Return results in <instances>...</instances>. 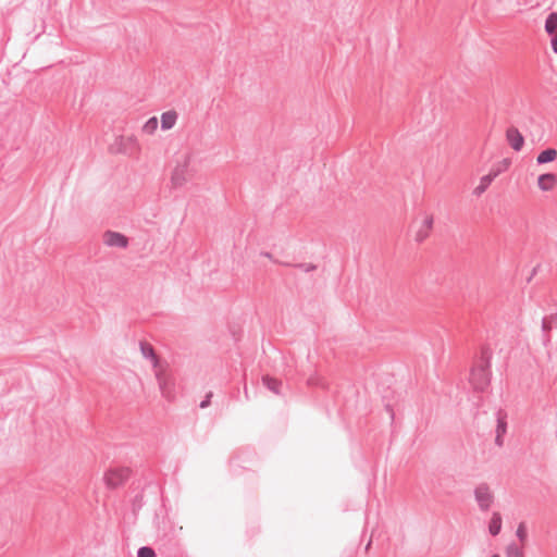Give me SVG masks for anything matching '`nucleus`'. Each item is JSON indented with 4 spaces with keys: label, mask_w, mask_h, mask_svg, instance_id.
I'll return each mask as SVG.
<instances>
[{
    "label": "nucleus",
    "mask_w": 557,
    "mask_h": 557,
    "mask_svg": "<svg viewBox=\"0 0 557 557\" xmlns=\"http://www.w3.org/2000/svg\"><path fill=\"white\" fill-rule=\"evenodd\" d=\"M491 357L492 352L488 348L481 351V360L474 366L470 373V383L478 392H485L491 383Z\"/></svg>",
    "instance_id": "nucleus-1"
},
{
    "label": "nucleus",
    "mask_w": 557,
    "mask_h": 557,
    "mask_svg": "<svg viewBox=\"0 0 557 557\" xmlns=\"http://www.w3.org/2000/svg\"><path fill=\"white\" fill-rule=\"evenodd\" d=\"M474 498L478 503V506L481 511H487L490 510L493 502H494V494L492 493L490 486L487 483H480L474 488Z\"/></svg>",
    "instance_id": "nucleus-2"
},
{
    "label": "nucleus",
    "mask_w": 557,
    "mask_h": 557,
    "mask_svg": "<svg viewBox=\"0 0 557 557\" xmlns=\"http://www.w3.org/2000/svg\"><path fill=\"white\" fill-rule=\"evenodd\" d=\"M131 474V470L128 468H114L109 469L104 473V482L108 487L115 488L122 485Z\"/></svg>",
    "instance_id": "nucleus-3"
},
{
    "label": "nucleus",
    "mask_w": 557,
    "mask_h": 557,
    "mask_svg": "<svg viewBox=\"0 0 557 557\" xmlns=\"http://www.w3.org/2000/svg\"><path fill=\"white\" fill-rule=\"evenodd\" d=\"M189 161H190V156L186 154L184 157L183 162L178 163L176 165V168L174 169V171L172 173V177H171V183H172L173 187H175V188L182 187L187 182V180L189 177V170H188Z\"/></svg>",
    "instance_id": "nucleus-4"
},
{
    "label": "nucleus",
    "mask_w": 557,
    "mask_h": 557,
    "mask_svg": "<svg viewBox=\"0 0 557 557\" xmlns=\"http://www.w3.org/2000/svg\"><path fill=\"white\" fill-rule=\"evenodd\" d=\"M110 150L115 153L133 154L137 150V139L134 136L124 138L119 136L115 138L114 144L111 145Z\"/></svg>",
    "instance_id": "nucleus-5"
},
{
    "label": "nucleus",
    "mask_w": 557,
    "mask_h": 557,
    "mask_svg": "<svg viewBox=\"0 0 557 557\" xmlns=\"http://www.w3.org/2000/svg\"><path fill=\"white\" fill-rule=\"evenodd\" d=\"M103 243L109 247L126 248L128 246V238L122 233L107 231L103 234Z\"/></svg>",
    "instance_id": "nucleus-6"
},
{
    "label": "nucleus",
    "mask_w": 557,
    "mask_h": 557,
    "mask_svg": "<svg viewBox=\"0 0 557 557\" xmlns=\"http://www.w3.org/2000/svg\"><path fill=\"white\" fill-rule=\"evenodd\" d=\"M506 139L515 151H520L523 148L524 137L517 127L510 126L507 128Z\"/></svg>",
    "instance_id": "nucleus-7"
},
{
    "label": "nucleus",
    "mask_w": 557,
    "mask_h": 557,
    "mask_svg": "<svg viewBox=\"0 0 557 557\" xmlns=\"http://www.w3.org/2000/svg\"><path fill=\"white\" fill-rule=\"evenodd\" d=\"M139 348L143 357L148 359L152 363L153 368H157L159 366V358L152 345L141 341L139 342Z\"/></svg>",
    "instance_id": "nucleus-8"
},
{
    "label": "nucleus",
    "mask_w": 557,
    "mask_h": 557,
    "mask_svg": "<svg viewBox=\"0 0 557 557\" xmlns=\"http://www.w3.org/2000/svg\"><path fill=\"white\" fill-rule=\"evenodd\" d=\"M556 183L557 177L554 173H544L537 178L539 188L543 191L552 190Z\"/></svg>",
    "instance_id": "nucleus-9"
},
{
    "label": "nucleus",
    "mask_w": 557,
    "mask_h": 557,
    "mask_svg": "<svg viewBox=\"0 0 557 557\" xmlns=\"http://www.w3.org/2000/svg\"><path fill=\"white\" fill-rule=\"evenodd\" d=\"M553 320H557V313L549 317H544L542 320V341L544 346L550 342L548 332L553 329Z\"/></svg>",
    "instance_id": "nucleus-10"
},
{
    "label": "nucleus",
    "mask_w": 557,
    "mask_h": 557,
    "mask_svg": "<svg viewBox=\"0 0 557 557\" xmlns=\"http://www.w3.org/2000/svg\"><path fill=\"white\" fill-rule=\"evenodd\" d=\"M177 120V113L173 110L163 112L161 115V128L166 131L171 129Z\"/></svg>",
    "instance_id": "nucleus-11"
},
{
    "label": "nucleus",
    "mask_w": 557,
    "mask_h": 557,
    "mask_svg": "<svg viewBox=\"0 0 557 557\" xmlns=\"http://www.w3.org/2000/svg\"><path fill=\"white\" fill-rule=\"evenodd\" d=\"M502 516L499 512H493L488 523V532L491 535L496 536L502 531Z\"/></svg>",
    "instance_id": "nucleus-12"
},
{
    "label": "nucleus",
    "mask_w": 557,
    "mask_h": 557,
    "mask_svg": "<svg viewBox=\"0 0 557 557\" xmlns=\"http://www.w3.org/2000/svg\"><path fill=\"white\" fill-rule=\"evenodd\" d=\"M262 383L268 389H270L274 394H276V395L281 394L280 388L282 386V381L277 380L273 376H270V375H263Z\"/></svg>",
    "instance_id": "nucleus-13"
},
{
    "label": "nucleus",
    "mask_w": 557,
    "mask_h": 557,
    "mask_svg": "<svg viewBox=\"0 0 557 557\" xmlns=\"http://www.w3.org/2000/svg\"><path fill=\"white\" fill-rule=\"evenodd\" d=\"M557 158V150L554 148H547L541 151L536 157L537 164H545L553 162Z\"/></svg>",
    "instance_id": "nucleus-14"
},
{
    "label": "nucleus",
    "mask_w": 557,
    "mask_h": 557,
    "mask_svg": "<svg viewBox=\"0 0 557 557\" xmlns=\"http://www.w3.org/2000/svg\"><path fill=\"white\" fill-rule=\"evenodd\" d=\"M495 178V174H492L491 172L481 177L480 184L474 188V194L476 196L483 194Z\"/></svg>",
    "instance_id": "nucleus-15"
},
{
    "label": "nucleus",
    "mask_w": 557,
    "mask_h": 557,
    "mask_svg": "<svg viewBox=\"0 0 557 557\" xmlns=\"http://www.w3.org/2000/svg\"><path fill=\"white\" fill-rule=\"evenodd\" d=\"M544 29L548 35H553L557 33V13L552 12L547 15L545 20Z\"/></svg>",
    "instance_id": "nucleus-16"
},
{
    "label": "nucleus",
    "mask_w": 557,
    "mask_h": 557,
    "mask_svg": "<svg viewBox=\"0 0 557 557\" xmlns=\"http://www.w3.org/2000/svg\"><path fill=\"white\" fill-rule=\"evenodd\" d=\"M496 434H506L507 432V414L502 409L496 412Z\"/></svg>",
    "instance_id": "nucleus-17"
},
{
    "label": "nucleus",
    "mask_w": 557,
    "mask_h": 557,
    "mask_svg": "<svg viewBox=\"0 0 557 557\" xmlns=\"http://www.w3.org/2000/svg\"><path fill=\"white\" fill-rule=\"evenodd\" d=\"M506 557H524V553L522 547H520L517 543L511 542L507 545L505 550Z\"/></svg>",
    "instance_id": "nucleus-18"
},
{
    "label": "nucleus",
    "mask_w": 557,
    "mask_h": 557,
    "mask_svg": "<svg viewBox=\"0 0 557 557\" xmlns=\"http://www.w3.org/2000/svg\"><path fill=\"white\" fill-rule=\"evenodd\" d=\"M510 165L509 159H503L500 162H498L496 165H494L491 169V173L495 174V177H497L502 172L506 171Z\"/></svg>",
    "instance_id": "nucleus-19"
},
{
    "label": "nucleus",
    "mask_w": 557,
    "mask_h": 557,
    "mask_svg": "<svg viewBox=\"0 0 557 557\" xmlns=\"http://www.w3.org/2000/svg\"><path fill=\"white\" fill-rule=\"evenodd\" d=\"M158 127V119L156 116H152L147 120V122L143 126V131L146 134H152Z\"/></svg>",
    "instance_id": "nucleus-20"
},
{
    "label": "nucleus",
    "mask_w": 557,
    "mask_h": 557,
    "mask_svg": "<svg viewBox=\"0 0 557 557\" xmlns=\"http://www.w3.org/2000/svg\"><path fill=\"white\" fill-rule=\"evenodd\" d=\"M137 557H157V554L152 547L141 546L137 550Z\"/></svg>",
    "instance_id": "nucleus-21"
},
{
    "label": "nucleus",
    "mask_w": 557,
    "mask_h": 557,
    "mask_svg": "<svg viewBox=\"0 0 557 557\" xmlns=\"http://www.w3.org/2000/svg\"><path fill=\"white\" fill-rule=\"evenodd\" d=\"M143 506H144V495L143 494L135 495V497L133 499V504H132L133 511L137 512L138 510H140L143 508Z\"/></svg>",
    "instance_id": "nucleus-22"
},
{
    "label": "nucleus",
    "mask_w": 557,
    "mask_h": 557,
    "mask_svg": "<svg viewBox=\"0 0 557 557\" xmlns=\"http://www.w3.org/2000/svg\"><path fill=\"white\" fill-rule=\"evenodd\" d=\"M516 536L521 541L524 542L527 540V527L524 522H520L517 530H516Z\"/></svg>",
    "instance_id": "nucleus-23"
},
{
    "label": "nucleus",
    "mask_w": 557,
    "mask_h": 557,
    "mask_svg": "<svg viewBox=\"0 0 557 557\" xmlns=\"http://www.w3.org/2000/svg\"><path fill=\"white\" fill-rule=\"evenodd\" d=\"M294 267L300 269L304 272H311L317 269V265L313 263H297V264H294Z\"/></svg>",
    "instance_id": "nucleus-24"
},
{
    "label": "nucleus",
    "mask_w": 557,
    "mask_h": 557,
    "mask_svg": "<svg viewBox=\"0 0 557 557\" xmlns=\"http://www.w3.org/2000/svg\"><path fill=\"white\" fill-rule=\"evenodd\" d=\"M429 232L430 231H426L425 228L421 227L416 234V240L418 243H422L429 236Z\"/></svg>",
    "instance_id": "nucleus-25"
},
{
    "label": "nucleus",
    "mask_w": 557,
    "mask_h": 557,
    "mask_svg": "<svg viewBox=\"0 0 557 557\" xmlns=\"http://www.w3.org/2000/svg\"><path fill=\"white\" fill-rule=\"evenodd\" d=\"M212 396H213L212 392L207 393L205 398L200 401L199 407L202 409L209 407L211 404Z\"/></svg>",
    "instance_id": "nucleus-26"
},
{
    "label": "nucleus",
    "mask_w": 557,
    "mask_h": 557,
    "mask_svg": "<svg viewBox=\"0 0 557 557\" xmlns=\"http://www.w3.org/2000/svg\"><path fill=\"white\" fill-rule=\"evenodd\" d=\"M433 226V216H426L422 223V226L423 228H425L426 231H431Z\"/></svg>",
    "instance_id": "nucleus-27"
},
{
    "label": "nucleus",
    "mask_w": 557,
    "mask_h": 557,
    "mask_svg": "<svg viewBox=\"0 0 557 557\" xmlns=\"http://www.w3.org/2000/svg\"><path fill=\"white\" fill-rule=\"evenodd\" d=\"M550 47L554 53H557V33L552 35Z\"/></svg>",
    "instance_id": "nucleus-28"
},
{
    "label": "nucleus",
    "mask_w": 557,
    "mask_h": 557,
    "mask_svg": "<svg viewBox=\"0 0 557 557\" xmlns=\"http://www.w3.org/2000/svg\"><path fill=\"white\" fill-rule=\"evenodd\" d=\"M495 444L498 447H502L504 445V434H499V433L496 434V436H495Z\"/></svg>",
    "instance_id": "nucleus-29"
},
{
    "label": "nucleus",
    "mask_w": 557,
    "mask_h": 557,
    "mask_svg": "<svg viewBox=\"0 0 557 557\" xmlns=\"http://www.w3.org/2000/svg\"><path fill=\"white\" fill-rule=\"evenodd\" d=\"M154 524L157 527L158 532L160 533L161 532V527H160V521H159V515L158 513L154 515Z\"/></svg>",
    "instance_id": "nucleus-30"
},
{
    "label": "nucleus",
    "mask_w": 557,
    "mask_h": 557,
    "mask_svg": "<svg viewBox=\"0 0 557 557\" xmlns=\"http://www.w3.org/2000/svg\"><path fill=\"white\" fill-rule=\"evenodd\" d=\"M386 409H387V411L389 412L391 419H392V420H394V411H393V409L391 408V406H389V405H387V406H386Z\"/></svg>",
    "instance_id": "nucleus-31"
},
{
    "label": "nucleus",
    "mask_w": 557,
    "mask_h": 557,
    "mask_svg": "<svg viewBox=\"0 0 557 557\" xmlns=\"http://www.w3.org/2000/svg\"><path fill=\"white\" fill-rule=\"evenodd\" d=\"M262 256L272 259V255L270 252H262Z\"/></svg>",
    "instance_id": "nucleus-32"
},
{
    "label": "nucleus",
    "mask_w": 557,
    "mask_h": 557,
    "mask_svg": "<svg viewBox=\"0 0 557 557\" xmlns=\"http://www.w3.org/2000/svg\"><path fill=\"white\" fill-rule=\"evenodd\" d=\"M244 392H245V396H246V398L248 399V398H249V396H248V395H249V392L247 391V387H246V386H245V388H244Z\"/></svg>",
    "instance_id": "nucleus-33"
},
{
    "label": "nucleus",
    "mask_w": 557,
    "mask_h": 557,
    "mask_svg": "<svg viewBox=\"0 0 557 557\" xmlns=\"http://www.w3.org/2000/svg\"><path fill=\"white\" fill-rule=\"evenodd\" d=\"M157 377H158V380H160L159 375H157ZM159 386H160L161 389L163 388L161 381H159Z\"/></svg>",
    "instance_id": "nucleus-34"
},
{
    "label": "nucleus",
    "mask_w": 557,
    "mask_h": 557,
    "mask_svg": "<svg viewBox=\"0 0 557 557\" xmlns=\"http://www.w3.org/2000/svg\"><path fill=\"white\" fill-rule=\"evenodd\" d=\"M536 270H537V268H534V269H533L531 276H532V275H534V274L536 273Z\"/></svg>",
    "instance_id": "nucleus-35"
},
{
    "label": "nucleus",
    "mask_w": 557,
    "mask_h": 557,
    "mask_svg": "<svg viewBox=\"0 0 557 557\" xmlns=\"http://www.w3.org/2000/svg\"><path fill=\"white\" fill-rule=\"evenodd\" d=\"M557 324V320H553V326Z\"/></svg>",
    "instance_id": "nucleus-36"
},
{
    "label": "nucleus",
    "mask_w": 557,
    "mask_h": 557,
    "mask_svg": "<svg viewBox=\"0 0 557 557\" xmlns=\"http://www.w3.org/2000/svg\"><path fill=\"white\" fill-rule=\"evenodd\" d=\"M491 557H500L498 554H494Z\"/></svg>",
    "instance_id": "nucleus-37"
}]
</instances>
